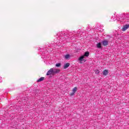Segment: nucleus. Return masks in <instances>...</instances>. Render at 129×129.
<instances>
[{
  "mask_svg": "<svg viewBox=\"0 0 129 129\" xmlns=\"http://www.w3.org/2000/svg\"><path fill=\"white\" fill-rule=\"evenodd\" d=\"M59 72H60V70L51 68L47 72L46 75L47 76H49V75H52L54 76V75H55L57 73H59Z\"/></svg>",
  "mask_w": 129,
  "mask_h": 129,
  "instance_id": "obj_1",
  "label": "nucleus"
},
{
  "mask_svg": "<svg viewBox=\"0 0 129 129\" xmlns=\"http://www.w3.org/2000/svg\"><path fill=\"white\" fill-rule=\"evenodd\" d=\"M89 56V52L87 51L86 52L84 55L81 56L79 58V61H84V59H83L85 57H88Z\"/></svg>",
  "mask_w": 129,
  "mask_h": 129,
  "instance_id": "obj_2",
  "label": "nucleus"
},
{
  "mask_svg": "<svg viewBox=\"0 0 129 129\" xmlns=\"http://www.w3.org/2000/svg\"><path fill=\"white\" fill-rule=\"evenodd\" d=\"M129 28V24H125L124 26H123V27L122 28V31H126L127 29Z\"/></svg>",
  "mask_w": 129,
  "mask_h": 129,
  "instance_id": "obj_3",
  "label": "nucleus"
},
{
  "mask_svg": "<svg viewBox=\"0 0 129 129\" xmlns=\"http://www.w3.org/2000/svg\"><path fill=\"white\" fill-rule=\"evenodd\" d=\"M102 45H103V46H107V45H108V40L104 39L102 41Z\"/></svg>",
  "mask_w": 129,
  "mask_h": 129,
  "instance_id": "obj_4",
  "label": "nucleus"
},
{
  "mask_svg": "<svg viewBox=\"0 0 129 129\" xmlns=\"http://www.w3.org/2000/svg\"><path fill=\"white\" fill-rule=\"evenodd\" d=\"M77 91V87H75L73 89V92L71 93V95H74L75 94V92Z\"/></svg>",
  "mask_w": 129,
  "mask_h": 129,
  "instance_id": "obj_5",
  "label": "nucleus"
},
{
  "mask_svg": "<svg viewBox=\"0 0 129 129\" xmlns=\"http://www.w3.org/2000/svg\"><path fill=\"white\" fill-rule=\"evenodd\" d=\"M69 66H70V63L69 62L66 63L63 66V69H67Z\"/></svg>",
  "mask_w": 129,
  "mask_h": 129,
  "instance_id": "obj_6",
  "label": "nucleus"
},
{
  "mask_svg": "<svg viewBox=\"0 0 129 129\" xmlns=\"http://www.w3.org/2000/svg\"><path fill=\"white\" fill-rule=\"evenodd\" d=\"M108 74V71L107 70H105L103 72V75L106 76Z\"/></svg>",
  "mask_w": 129,
  "mask_h": 129,
  "instance_id": "obj_7",
  "label": "nucleus"
},
{
  "mask_svg": "<svg viewBox=\"0 0 129 129\" xmlns=\"http://www.w3.org/2000/svg\"><path fill=\"white\" fill-rule=\"evenodd\" d=\"M45 80V77H41L37 80V82H41V81H43Z\"/></svg>",
  "mask_w": 129,
  "mask_h": 129,
  "instance_id": "obj_8",
  "label": "nucleus"
},
{
  "mask_svg": "<svg viewBox=\"0 0 129 129\" xmlns=\"http://www.w3.org/2000/svg\"><path fill=\"white\" fill-rule=\"evenodd\" d=\"M65 59H69L70 58V54H67L64 56Z\"/></svg>",
  "mask_w": 129,
  "mask_h": 129,
  "instance_id": "obj_9",
  "label": "nucleus"
},
{
  "mask_svg": "<svg viewBox=\"0 0 129 129\" xmlns=\"http://www.w3.org/2000/svg\"><path fill=\"white\" fill-rule=\"evenodd\" d=\"M100 73V71H99V70H96L95 71V74H99Z\"/></svg>",
  "mask_w": 129,
  "mask_h": 129,
  "instance_id": "obj_10",
  "label": "nucleus"
},
{
  "mask_svg": "<svg viewBox=\"0 0 129 129\" xmlns=\"http://www.w3.org/2000/svg\"><path fill=\"white\" fill-rule=\"evenodd\" d=\"M97 48H101V43H99L97 44Z\"/></svg>",
  "mask_w": 129,
  "mask_h": 129,
  "instance_id": "obj_11",
  "label": "nucleus"
},
{
  "mask_svg": "<svg viewBox=\"0 0 129 129\" xmlns=\"http://www.w3.org/2000/svg\"><path fill=\"white\" fill-rule=\"evenodd\" d=\"M55 66L56 67H60V66H61V63H56Z\"/></svg>",
  "mask_w": 129,
  "mask_h": 129,
  "instance_id": "obj_12",
  "label": "nucleus"
},
{
  "mask_svg": "<svg viewBox=\"0 0 129 129\" xmlns=\"http://www.w3.org/2000/svg\"><path fill=\"white\" fill-rule=\"evenodd\" d=\"M1 78H2V77H0V79H1Z\"/></svg>",
  "mask_w": 129,
  "mask_h": 129,
  "instance_id": "obj_13",
  "label": "nucleus"
}]
</instances>
